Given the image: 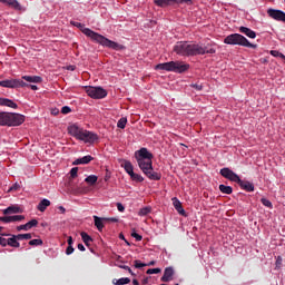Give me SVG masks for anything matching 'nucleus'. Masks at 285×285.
<instances>
[{
	"instance_id": "412c9836",
	"label": "nucleus",
	"mask_w": 285,
	"mask_h": 285,
	"mask_svg": "<svg viewBox=\"0 0 285 285\" xmlns=\"http://www.w3.org/2000/svg\"><path fill=\"white\" fill-rule=\"evenodd\" d=\"M106 220H107V218L94 216L95 226L97 227L99 233H101L104 230V224H107Z\"/></svg>"
},
{
	"instance_id": "20e7f679",
	"label": "nucleus",
	"mask_w": 285,
	"mask_h": 285,
	"mask_svg": "<svg viewBox=\"0 0 285 285\" xmlns=\"http://www.w3.org/2000/svg\"><path fill=\"white\" fill-rule=\"evenodd\" d=\"M220 175L225 179H228L229 181H234V184H238V186L243 189L246 190V193H254L255 191V185L248 180H242L239 178V175H237L235 171H233L228 167H224L220 169Z\"/></svg>"
},
{
	"instance_id": "72a5a7b5",
	"label": "nucleus",
	"mask_w": 285,
	"mask_h": 285,
	"mask_svg": "<svg viewBox=\"0 0 285 285\" xmlns=\"http://www.w3.org/2000/svg\"><path fill=\"white\" fill-rule=\"evenodd\" d=\"M29 246H43V240L39 238L31 239L29 242Z\"/></svg>"
},
{
	"instance_id": "09e8293b",
	"label": "nucleus",
	"mask_w": 285,
	"mask_h": 285,
	"mask_svg": "<svg viewBox=\"0 0 285 285\" xmlns=\"http://www.w3.org/2000/svg\"><path fill=\"white\" fill-rule=\"evenodd\" d=\"M144 266H146V264H144L139 261H135V268H144Z\"/></svg>"
},
{
	"instance_id": "393cba45",
	"label": "nucleus",
	"mask_w": 285,
	"mask_h": 285,
	"mask_svg": "<svg viewBox=\"0 0 285 285\" xmlns=\"http://www.w3.org/2000/svg\"><path fill=\"white\" fill-rule=\"evenodd\" d=\"M50 206V200L47 198H43L37 206L38 210L40 213H46V209Z\"/></svg>"
},
{
	"instance_id": "49530a36",
	"label": "nucleus",
	"mask_w": 285,
	"mask_h": 285,
	"mask_svg": "<svg viewBox=\"0 0 285 285\" xmlns=\"http://www.w3.org/2000/svg\"><path fill=\"white\" fill-rule=\"evenodd\" d=\"M72 253H75V247H72L71 245H68L66 249V255H72Z\"/></svg>"
},
{
	"instance_id": "a878e982",
	"label": "nucleus",
	"mask_w": 285,
	"mask_h": 285,
	"mask_svg": "<svg viewBox=\"0 0 285 285\" xmlns=\"http://www.w3.org/2000/svg\"><path fill=\"white\" fill-rule=\"evenodd\" d=\"M80 237H81L85 246L89 247L90 243L92 242V237L90 235H88V233H86V232H81Z\"/></svg>"
},
{
	"instance_id": "de8ad7c7",
	"label": "nucleus",
	"mask_w": 285,
	"mask_h": 285,
	"mask_svg": "<svg viewBox=\"0 0 285 285\" xmlns=\"http://www.w3.org/2000/svg\"><path fill=\"white\" fill-rule=\"evenodd\" d=\"M271 55H272V57H279V55H281V57H283V58L285 57L284 53H281V52L277 51V50H272V51H271Z\"/></svg>"
},
{
	"instance_id": "7ed1b4c3",
	"label": "nucleus",
	"mask_w": 285,
	"mask_h": 285,
	"mask_svg": "<svg viewBox=\"0 0 285 285\" xmlns=\"http://www.w3.org/2000/svg\"><path fill=\"white\" fill-rule=\"evenodd\" d=\"M68 132L71 135V137H75V139H78L79 141H85V144H95L97 139H99L97 134L86 130L78 125L69 126Z\"/></svg>"
},
{
	"instance_id": "f704fd0d",
	"label": "nucleus",
	"mask_w": 285,
	"mask_h": 285,
	"mask_svg": "<svg viewBox=\"0 0 285 285\" xmlns=\"http://www.w3.org/2000/svg\"><path fill=\"white\" fill-rule=\"evenodd\" d=\"M150 210H151L150 207L141 208V209L139 210L138 215H139L140 217H146V215H149Z\"/></svg>"
},
{
	"instance_id": "aec40b11",
	"label": "nucleus",
	"mask_w": 285,
	"mask_h": 285,
	"mask_svg": "<svg viewBox=\"0 0 285 285\" xmlns=\"http://www.w3.org/2000/svg\"><path fill=\"white\" fill-rule=\"evenodd\" d=\"M238 30H239V32H242V35H245L249 39H255L257 37V33L255 31H253L250 28L239 27Z\"/></svg>"
},
{
	"instance_id": "f3484780",
	"label": "nucleus",
	"mask_w": 285,
	"mask_h": 285,
	"mask_svg": "<svg viewBox=\"0 0 285 285\" xmlns=\"http://www.w3.org/2000/svg\"><path fill=\"white\" fill-rule=\"evenodd\" d=\"M121 168L125 169L129 177L135 173V167L132 166V163H130V160H122Z\"/></svg>"
},
{
	"instance_id": "cd10ccee",
	"label": "nucleus",
	"mask_w": 285,
	"mask_h": 285,
	"mask_svg": "<svg viewBox=\"0 0 285 285\" xmlns=\"http://www.w3.org/2000/svg\"><path fill=\"white\" fill-rule=\"evenodd\" d=\"M219 190L223 195H233V187L226 185H219Z\"/></svg>"
},
{
	"instance_id": "58836bf2",
	"label": "nucleus",
	"mask_w": 285,
	"mask_h": 285,
	"mask_svg": "<svg viewBox=\"0 0 285 285\" xmlns=\"http://www.w3.org/2000/svg\"><path fill=\"white\" fill-rule=\"evenodd\" d=\"M261 203L263 204V206H266V208H273V203H271V200L266 198H262Z\"/></svg>"
},
{
	"instance_id": "e2e57ef3",
	"label": "nucleus",
	"mask_w": 285,
	"mask_h": 285,
	"mask_svg": "<svg viewBox=\"0 0 285 285\" xmlns=\"http://www.w3.org/2000/svg\"><path fill=\"white\" fill-rule=\"evenodd\" d=\"M59 210H61V213H66V208H63V206H60Z\"/></svg>"
},
{
	"instance_id": "680f3d73",
	"label": "nucleus",
	"mask_w": 285,
	"mask_h": 285,
	"mask_svg": "<svg viewBox=\"0 0 285 285\" xmlns=\"http://www.w3.org/2000/svg\"><path fill=\"white\" fill-rule=\"evenodd\" d=\"M146 284H148V277L142 279V285H146Z\"/></svg>"
},
{
	"instance_id": "5fc2aeb1",
	"label": "nucleus",
	"mask_w": 285,
	"mask_h": 285,
	"mask_svg": "<svg viewBox=\"0 0 285 285\" xmlns=\"http://www.w3.org/2000/svg\"><path fill=\"white\" fill-rule=\"evenodd\" d=\"M67 244H68V246H72V244H75V242L72 240V236L68 237Z\"/></svg>"
},
{
	"instance_id": "4be33fe9",
	"label": "nucleus",
	"mask_w": 285,
	"mask_h": 285,
	"mask_svg": "<svg viewBox=\"0 0 285 285\" xmlns=\"http://www.w3.org/2000/svg\"><path fill=\"white\" fill-rule=\"evenodd\" d=\"M92 159H95L92 156L87 155L82 158H78L73 161V166H79V165H86V164H90V161H92Z\"/></svg>"
},
{
	"instance_id": "8fccbe9b",
	"label": "nucleus",
	"mask_w": 285,
	"mask_h": 285,
	"mask_svg": "<svg viewBox=\"0 0 285 285\" xmlns=\"http://www.w3.org/2000/svg\"><path fill=\"white\" fill-rule=\"evenodd\" d=\"M0 246H8V239L3 238V237H0Z\"/></svg>"
},
{
	"instance_id": "6ab92c4d",
	"label": "nucleus",
	"mask_w": 285,
	"mask_h": 285,
	"mask_svg": "<svg viewBox=\"0 0 285 285\" xmlns=\"http://www.w3.org/2000/svg\"><path fill=\"white\" fill-rule=\"evenodd\" d=\"M0 106H6L7 108H13L14 110L19 108V106L16 102H13L11 99L2 98V97H0Z\"/></svg>"
},
{
	"instance_id": "c85d7f7f",
	"label": "nucleus",
	"mask_w": 285,
	"mask_h": 285,
	"mask_svg": "<svg viewBox=\"0 0 285 285\" xmlns=\"http://www.w3.org/2000/svg\"><path fill=\"white\" fill-rule=\"evenodd\" d=\"M7 6H10L13 10H21V4L17 0H8Z\"/></svg>"
},
{
	"instance_id": "9b49d317",
	"label": "nucleus",
	"mask_w": 285,
	"mask_h": 285,
	"mask_svg": "<svg viewBox=\"0 0 285 285\" xmlns=\"http://www.w3.org/2000/svg\"><path fill=\"white\" fill-rule=\"evenodd\" d=\"M155 6L158 8H168V6H173V3H187L190 6L193 0H154Z\"/></svg>"
},
{
	"instance_id": "f8f14e48",
	"label": "nucleus",
	"mask_w": 285,
	"mask_h": 285,
	"mask_svg": "<svg viewBox=\"0 0 285 285\" xmlns=\"http://www.w3.org/2000/svg\"><path fill=\"white\" fill-rule=\"evenodd\" d=\"M267 14H268V17H271V19H274L275 21H282L283 23H285V12L284 11L277 10V9H268Z\"/></svg>"
},
{
	"instance_id": "bf43d9fd",
	"label": "nucleus",
	"mask_w": 285,
	"mask_h": 285,
	"mask_svg": "<svg viewBox=\"0 0 285 285\" xmlns=\"http://www.w3.org/2000/svg\"><path fill=\"white\" fill-rule=\"evenodd\" d=\"M156 262L155 261H151L149 262L148 264H146V266H155Z\"/></svg>"
},
{
	"instance_id": "0e129e2a",
	"label": "nucleus",
	"mask_w": 285,
	"mask_h": 285,
	"mask_svg": "<svg viewBox=\"0 0 285 285\" xmlns=\"http://www.w3.org/2000/svg\"><path fill=\"white\" fill-rule=\"evenodd\" d=\"M2 235V237H10V235H12V234H1Z\"/></svg>"
},
{
	"instance_id": "5701e85b",
	"label": "nucleus",
	"mask_w": 285,
	"mask_h": 285,
	"mask_svg": "<svg viewBox=\"0 0 285 285\" xmlns=\"http://www.w3.org/2000/svg\"><path fill=\"white\" fill-rule=\"evenodd\" d=\"M22 79L29 83H41L43 81V78L40 76H22Z\"/></svg>"
},
{
	"instance_id": "dca6fc26",
	"label": "nucleus",
	"mask_w": 285,
	"mask_h": 285,
	"mask_svg": "<svg viewBox=\"0 0 285 285\" xmlns=\"http://www.w3.org/2000/svg\"><path fill=\"white\" fill-rule=\"evenodd\" d=\"M7 246H11V248H20L21 244L19 243V238L17 235L12 234L7 239Z\"/></svg>"
},
{
	"instance_id": "864d4df0",
	"label": "nucleus",
	"mask_w": 285,
	"mask_h": 285,
	"mask_svg": "<svg viewBox=\"0 0 285 285\" xmlns=\"http://www.w3.org/2000/svg\"><path fill=\"white\" fill-rule=\"evenodd\" d=\"M282 266V256H278L276 259V267L279 268Z\"/></svg>"
},
{
	"instance_id": "a19ab883",
	"label": "nucleus",
	"mask_w": 285,
	"mask_h": 285,
	"mask_svg": "<svg viewBox=\"0 0 285 285\" xmlns=\"http://www.w3.org/2000/svg\"><path fill=\"white\" fill-rule=\"evenodd\" d=\"M0 222H3V224H12L11 216H2L0 217Z\"/></svg>"
},
{
	"instance_id": "ea45409f",
	"label": "nucleus",
	"mask_w": 285,
	"mask_h": 285,
	"mask_svg": "<svg viewBox=\"0 0 285 285\" xmlns=\"http://www.w3.org/2000/svg\"><path fill=\"white\" fill-rule=\"evenodd\" d=\"M79 173V167H73L70 170V179H75L77 177V174Z\"/></svg>"
},
{
	"instance_id": "4468645a",
	"label": "nucleus",
	"mask_w": 285,
	"mask_h": 285,
	"mask_svg": "<svg viewBox=\"0 0 285 285\" xmlns=\"http://www.w3.org/2000/svg\"><path fill=\"white\" fill-rule=\"evenodd\" d=\"M38 225H39V220H37V219H31V220L28 222L27 224L18 226V227H17V230H18V232H21V230H30V228H35V226H38Z\"/></svg>"
},
{
	"instance_id": "a211bd4d",
	"label": "nucleus",
	"mask_w": 285,
	"mask_h": 285,
	"mask_svg": "<svg viewBox=\"0 0 285 285\" xmlns=\"http://www.w3.org/2000/svg\"><path fill=\"white\" fill-rule=\"evenodd\" d=\"M174 208H176L177 213L179 215H183V217H186V210L184 209V206H181V202L177 199V197L173 198Z\"/></svg>"
},
{
	"instance_id": "e433bc0d",
	"label": "nucleus",
	"mask_w": 285,
	"mask_h": 285,
	"mask_svg": "<svg viewBox=\"0 0 285 285\" xmlns=\"http://www.w3.org/2000/svg\"><path fill=\"white\" fill-rule=\"evenodd\" d=\"M23 219H26V216H23V215L11 216V223L23 222Z\"/></svg>"
},
{
	"instance_id": "052dcab7",
	"label": "nucleus",
	"mask_w": 285,
	"mask_h": 285,
	"mask_svg": "<svg viewBox=\"0 0 285 285\" xmlns=\"http://www.w3.org/2000/svg\"><path fill=\"white\" fill-rule=\"evenodd\" d=\"M132 285H139V281H137V278L132 279Z\"/></svg>"
},
{
	"instance_id": "f03ea898",
	"label": "nucleus",
	"mask_w": 285,
	"mask_h": 285,
	"mask_svg": "<svg viewBox=\"0 0 285 285\" xmlns=\"http://www.w3.org/2000/svg\"><path fill=\"white\" fill-rule=\"evenodd\" d=\"M71 23L76 28H79L82 35L91 39V41H94L95 43H99V46H102V48H109V50H116V51L126 50V46L119 45V42H115L106 38L105 36H101V33L95 32L90 28H86V26L81 22H71Z\"/></svg>"
},
{
	"instance_id": "7c9ffc66",
	"label": "nucleus",
	"mask_w": 285,
	"mask_h": 285,
	"mask_svg": "<svg viewBox=\"0 0 285 285\" xmlns=\"http://www.w3.org/2000/svg\"><path fill=\"white\" fill-rule=\"evenodd\" d=\"M130 177V179L132 180V181H137L138 184H141V181H144V176H141V175H139V174H135V171H134V174H131V176H129Z\"/></svg>"
},
{
	"instance_id": "f257e3e1",
	"label": "nucleus",
	"mask_w": 285,
	"mask_h": 285,
	"mask_svg": "<svg viewBox=\"0 0 285 285\" xmlns=\"http://www.w3.org/2000/svg\"><path fill=\"white\" fill-rule=\"evenodd\" d=\"M153 153L146 147L135 151V159L144 175L151 181H159L161 179V173H157L153 168Z\"/></svg>"
},
{
	"instance_id": "ddd939ff",
	"label": "nucleus",
	"mask_w": 285,
	"mask_h": 285,
	"mask_svg": "<svg viewBox=\"0 0 285 285\" xmlns=\"http://www.w3.org/2000/svg\"><path fill=\"white\" fill-rule=\"evenodd\" d=\"M216 50L213 46H202L196 43V56L197 55H215Z\"/></svg>"
},
{
	"instance_id": "13d9d810",
	"label": "nucleus",
	"mask_w": 285,
	"mask_h": 285,
	"mask_svg": "<svg viewBox=\"0 0 285 285\" xmlns=\"http://www.w3.org/2000/svg\"><path fill=\"white\" fill-rule=\"evenodd\" d=\"M51 115H55V116L59 115V109L57 108L51 109Z\"/></svg>"
},
{
	"instance_id": "774afa93",
	"label": "nucleus",
	"mask_w": 285,
	"mask_h": 285,
	"mask_svg": "<svg viewBox=\"0 0 285 285\" xmlns=\"http://www.w3.org/2000/svg\"><path fill=\"white\" fill-rule=\"evenodd\" d=\"M10 190H17V185L10 188Z\"/></svg>"
},
{
	"instance_id": "4c0bfd02",
	"label": "nucleus",
	"mask_w": 285,
	"mask_h": 285,
	"mask_svg": "<svg viewBox=\"0 0 285 285\" xmlns=\"http://www.w3.org/2000/svg\"><path fill=\"white\" fill-rule=\"evenodd\" d=\"M158 273H161V268H149V269H147V275H158Z\"/></svg>"
},
{
	"instance_id": "c9c22d12",
	"label": "nucleus",
	"mask_w": 285,
	"mask_h": 285,
	"mask_svg": "<svg viewBox=\"0 0 285 285\" xmlns=\"http://www.w3.org/2000/svg\"><path fill=\"white\" fill-rule=\"evenodd\" d=\"M17 237L19 242L23 239H32V234H18Z\"/></svg>"
},
{
	"instance_id": "2eb2a0df",
	"label": "nucleus",
	"mask_w": 285,
	"mask_h": 285,
	"mask_svg": "<svg viewBox=\"0 0 285 285\" xmlns=\"http://www.w3.org/2000/svg\"><path fill=\"white\" fill-rule=\"evenodd\" d=\"M173 275H175V269H173V267H167L164 271V275L160 278L161 282H171L173 279Z\"/></svg>"
},
{
	"instance_id": "c756f323",
	"label": "nucleus",
	"mask_w": 285,
	"mask_h": 285,
	"mask_svg": "<svg viewBox=\"0 0 285 285\" xmlns=\"http://www.w3.org/2000/svg\"><path fill=\"white\" fill-rule=\"evenodd\" d=\"M97 179L98 177L96 175H90L87 178H85V181L90 186H95L97 184Z\"/></svg>"
},
{
	"instance_id": "2f4dec72",
	"label": "nucleus",
	"mask_w": 285,
	"mask_h": 285,
	"mask_svg": "<svg viewBox=\"0 0 285 285\" xmlns=\"http://www.w3.org/2000/svg\"><path fill=\"white\" fill-rule=\"evenodd\" d=\"M7 119H8V112L0 111V126H6Z\"/></svg>"
},
{
	"instance_id": "4d7b16f0",
	"label": "nucleus",
	"mask_w": 285,
	"mask_h": 285,
	"mask_svg": "<svg viewBox=\"0 0 285 285\" xmlns=\"http://www.w3.org/2000/svg\"><path fill=\"white\" fill-rule=\"evenodd\" d=\"M78 250H81L83 253V250H86V247L83 246V244H78Z\"/></svg>"
},
{
	"instance_id": "0eeeda50",
	"label": "nucleus",
	"mask_w": 285,
	"mask_h": 285,
	"mask_svg": "<svg viewBox=\"0 0 285 285\" xmlns=\"http://www.w3.org/2000/svg\"><path fill=\"white\" fill-rule=\"evenodd\" d=\"M224 43L227 46H242L243 48H257V45L250 43L246 37L240 33H232L224 39Z\"/></svg>"
},
{
	"instance_id": "b1692460",
	"label": "nucleus",
	"mask_w": 285,
	"mask_h": 285,
	"mask_svg": "<svg viewBox=\"0 0 285 285\" xmlns=\"http://www.w3.org/2000/svg\"><path fill=\"white\" fill-rule=\"evenodd\" d=\"M17 213H22L21 207L19 206H9L3 210V215H14Z\"/></svg>"
},
{
	"instance_id": "79ce46f5",
	"label": "nucleus",
	"mask_w": 285,
	"mask_h": 285,
	"mask_svg": "<svg viewBox=\"0 0 285 285\" xmlns=\"http://www.w3.org/2000/svg\"><path fill=\"white\" fill-rule=\"evenodd\" d=\"M119 268H122L124 271H128L135 277V273H132V269L128 265H119Z\"/></svg>"
},
{
	"instance_id": "69168bd1",
	"label": "nucleus",
	"mask_w": 285,
	"mask_h": 285,
	"mask_svg": "<svg viewBox=\"0 0 285 285\" xmlns=\"http://www.w3.org/2000/svg\"><path fill=\"white\" fill-rule=\"evenodd\" d=\"M119 239H126V237H124V234L119 235Z\"/></svg>"
},
{
	"instance_id": "473e14b6",
	"label": "nucleus",
	"mask_w": 285,
	"mask_h": 285,
	"mask_svg": "<svg viewBox=\"0 0 285 285\" xmlns=\"http://www.w3.org/2000/svg\"><path fill=\"white\" fill-rule=\"evenodd\" d=\"M128 124V119L127 118H120L117 122L118 128H121V130H124V128H126V125Z\"/></svg>"
},
{
	"instance_id": "9d476101",
	"label": "nucleus",
	"mask_w": 285,
	"mask_h": 285,
	"mask_svg": "<svg viewBox=\"0 0 285 285\" xmlns=\"http://www.w3.org/2000/svg\"><path fill=\"white\" fill-rule=\"evenodd\" d=\"M26 86H28V82L21 79L0 80L1 88H26Z\"/></svg>"
},
{
	"instance_id": "37998d69",
	"label": "nucleus",
	"mask_w": 285,
	"mask_h": 285,
	"mask_svg": "<svg viewBox=\"0 0 285 285\" xmlns=\"http://www.w3.org/2000/svg\"><path fill=\"white\" fill-rule=\"evenodd\" d=\"M69 112H72V109L68 106H65L61 108V114L62 115H69Z\"/></svg>"
},
{
	"instance_id": "c03bdc74",
	"label": "nucleus",
	"mask_w": 285,
	"mask_h": 285,
	"mask_svg": "<svg viewBox=\"0 0 285 285\" xmlns=\"http://www.w3.org/2000/svg\"><path fill=\"white\" fill-rule=\"evenodd\" d=\"M131 237L136 238V242H141V239H144V237L139 234H137L136 232L131 233Z\"/></svg>"
},
{
	"instance_id": "6e6552de",
	"label": "nucleus",
	"mask_w": 285,
	"mask_h": 285,
	"mask_svg": "<svg viewBox=\"0 0 285 285\" xmlns=\"http://www.w3.org/2000/svg\"><path fill=\"white\" fill-rule=\"evenodd\" d=\"M23 121H26V116L7 112L6 126H21Z\"/></svg>"
},
{
	"instance_id": "423d86ee",
	"label": "nucleus",
	"mask_w": 285,
	"mask_h": 285,
	"mask_svg": "<svg viewBox=\"0 0 285 285\" xmlns=\"http://www.w3.org/2000/svg\"><path fill=\"white\" fill-rule=\"evenodd\" d=\"M174 52L180 57H197V43L179 41L174 46Z\"/></svg>"
},
{
	"instance_id": "39448f33",
	"label": "nucleus",
	"mask_w": 285,
	"mask_h": 285,
	"mask_svg": "<svg viewBox=\"0 0 285 285\" xmlns=\"http://www.w3.org/2000/svg\"><path fill=\"white\" fill-rule=\"evenodd\" d=\"M189 69H190V65L184 61H169V62L158 63L156 66V70H166V72H176L178 75L187 72V70Z\"/></svg>"
},
{
	"instance_id": "1a4fd4ad",
	"label": "nucleus",
	"mask_w": 285,
	"mask_h": 285,
	"mask_svg": "<svg viewBox=\"0 0 285 285\" xmlns=\"http://www.w3.org/2000/svg\"><path fill=\"white\" fill-rule=\"evenodd\" d=\"M87 95L91 99H105V97H108V91L101 87H88Z\"/></svg>"
},
{
	"instance_id": "bb28decb",
	"label": "nucleus",
	"mask_w": 285,
	"mask_h": 285,
	"mask_svg": "<svg viewBox=\"0 0 285 285\" xmlns=\"http://www.w3.org/2000/svg\"><path fill=\"white\" fill-rule=\"evenodd\" d=\"M112 284H114V285H126V284H130V278H128V277H122V278H119V279L114 278V279H112Z\"/></svg>"
},
{
	"instance_id": "338daca9",
	"label": "nucleus",
	"mask_w": 285,
	"mask_h": 285,
	"mask_svg": "<svg viewBox=\"0 0 285 285\" xmlns=\"http://www.w3.org/2000/svg\"><path fill=\"white\" fill-rule=\"evenodd\" d=\"M0 3H6V4H8V0H0Z\"/></svg>"
},
{
	"instance_id": "a18cd8bd",
	"label": "nucleus",
	"mask_w": 285,
	"mask_h": 285,
	"mask_svg": "<svg viewBox=\"0 0 285 285\" xmlns=\"http://www.w3.org/2000/svg\"><path fill=\"white\" fill-rule=\"evenodd\" d=\"M191 88H195V90H203L204 89V85H202V83H193L191 85Z\"/></svg>"
},
{
	"instance_id": "3c124183",
	"label": "nucleus",
	"mask_w": 285,
	"mask_h": 285,
	"mask_svg": "<svg viewBox=\"0 0 285 285\" xmlns=\"http://www.w3.org/2000/svg\"><path fill=\"white\" fill-rule=\"evenodd\" d=\"M117 208H118L119 213H124V210H126V207H124V205L121 203H117Z\"/></svg>"
},
{
	"instance_id": "603ef678",
	"label": "nucleus",
	"mask_w": 285,
	"mask_h": 285,
	"mask_svg": "<svg viewBox=\"0 0 285 285\" xmlns=\"http://www.w3.org/2000/svg\"><path fill=\"white\" fill-rule=\"evenodd\" d=\"M107 219L106 223L108 224V222H112L114 224H117V222H119V218H115V217H111V218H105Z\"/></svg>"
},
{
	"instance_id": "6e6d98bb",
	"label": "nucleus",
	"mask_w": 285,
	"mask_h": 285,
	"mask_svg": "<svg viewBox=\"0 0 285 285\" xmlns=\"http://www.w3.org/2000/svg\"><path fill=\"white\" fill-rule=\"evenodd\" d=\"M24 88H31V90H39V88L36 85H29V83Z\"/></svg>"
}]
</instances>
